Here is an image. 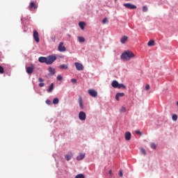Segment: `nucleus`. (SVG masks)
I'll return each mask as SVG.
<instances>
[{"mask_svg":"<svg viewBox=\"0 0 178 178\" xmlns=\"http://www.w3.org/2000/svg\"><path fill=\"white\" fill-rule=\"evenodd\" d=\"M143 12H148V7L147 6L143 7Z\"/></svg>","mask_w":178,"mask_h":178,"instance_id":"bb28decb","label":"nucleus"},{"mask_svg":"<svg viewBox=\"0 0 178 178\" xmlns=\"http://www.w3.org/2000/svg\"><path fill=\"white\" fill-rule=\"evenodd\" d=\"M72 156H73V154L70 153L69 154H66L65 156V158L66 161H70L72 159Z\"/></svg>","mask_w":178,"mask_h":178,"instance_id":"2eb2a0df","label":"nucleus"},{"mask_svg":"<svg viewBox=\"0 0 178 178\" xmlns=\"http://www.w3.org/2000/svg\"><path fill=\"white\" fill-rule=\"evenodd\" d=\"M122 97H124V93H123V92H118L115 95V99L117 101H119V98H120Z\"/></svg>","mask_w":178,"mask_h":178,"instance_id":"f8f14e48","label":"nucleus"},{"mask_svg":"<svg viewBox=\"0 0 178 178\" xmlns=\"http://www.w3.org/2000/svg\"><path fill=\"white\" fill-rule=\"evenodd\" d=\"M79 106H80V108H81V109H83L84 108L83 106V103H79Z\"/></svg>","mask_w":178,"mask_h":178,"instance_id":"79ce46f5","label":"nucleus"},{"mask_svg":"<svg viewBox=\"0 0 178 178\" xmlns=\"http://www.w3.org/2000/svg\"><path fill=\"white\" fill-rule=\"evenodd\" d=\"M34 69H35V67L33 64H31L30 67H26V73L28 74H32L33 72H34Z\"/></svg>","mask_w":178,"mask_h":178,"instance_id":"7ed1b4c3","label":"nucleus"},{"mask_svg":"<svg viewBox=\"0 0 178 178\" xmlns=\"http://www.w3.org/2000/svg\"><path fill=\"white\" fill-rule=\"evenodd\" d=\"M151 148H152V149H156V145H155V143H151Z\"/></svg>","mask_w":178,"mask_h":178,"instance_id":"cd10ccee","label":"nucleus"},{"mask_svg":"<svg viewBox=\"0 0 178 178\" xmlns=\"http://www.w3.org/2000/svg\"><path fill=\"white\" fill-rule=\"evenodd\" d=\"M86 156V154H80V155H79L77 157H76V160L77 161H81L83 159H84Z\"/></svg>","mask_w":178,"mask_h":178,"instance_id":"ddd939ff","label":"nucleus"},{"mask_svg":"<svg viewBox=\"0 0 178 178\" xmlns=\"http://www.w3.org/2000/svg\"><path fill=\"white\" fill-rule=\"evenodd\" d=\"M57 59L56 56L55 55H50L47 57H39L38 61L40 63H46V65H52Z\"/></svg>","mask_w":178,"mask_h":178,"instance_id":"f257e3e1","label":"nucleus"},{"mask_svg":"<svg viewBox=\"0 0 178 178\" xmlns=\"http://www.w3.org/2000/svg\"><path fill=\"white\" fill-rule=\"evenodd\" d=\"M120 112H122V113L126 112V107H122L121 109L120 110Z\"/></svg>","mask_w":178,"mask_h":178,"instance_id":"7c9ffc66","label":"nucleus"},{"mask_svg":"<svg viewBox=\"0 0 178 178\" xmlns=\"http://www.w3.org/2000/svg\"><path fill=\"white\" fill-rule=\"evenodd\" d=\"M128 37L127 36H123L122 38H121V40H120V42L122 43V44H124V42H126V41H127V40H128Z\"/></svg>","mask_w":178,"mask_h":178,"instance_id":"f3484780","label":"nucleus"},{"mask_svg":"<svg viewBox=\"0 0 178 178\" xmlns=\"http://www.w3.org/2000/svg\"><path fill=\"white\" fill-rule=\"evenodd\" d=\"M125 8L127 9H137V6L134 4H131L130 3H126L123 4Z\"/></svg>","mask_w":178,"mask_h":178,"instance_id":"39448f33","label":"nucleus"},{"mask_svg":"<svg viewBox=\"0 0 178 178\" xmlns=\"http://www.w3.org/2000/svg\"><path fill=\"white\" fill-rule=\"evenodd\" d=\"M45 86V83L41 82L39 83V87H44Z\"/></svg>","mask_w":178,"mask_h":178,"instance_id":"72a5a7b5","label":"nucleus"},{"mask_svg":"<svg viewBox=\"0 0 178 178\" xmlns=\"http://www.w3.org/2000/svg\"><path fill=\"white\" fill-rule=\"evenodd\" d=\"M40 83H44V79L42 78H39Z\"/></svg>","mask_w":178,"mask_h":178,"instance_id":"58836bf2","label":"nucleus"},{"mask_svg":"<svg viewBox=\"0 0 178 178\" xmlns=\"http://www.w3.org/2000/svg\"><path fill=\"white\" fill-rule=\"evenodd\" d=\"M119 175L120 176V177H123V172H122V170H120V174Z\"/></svg>","mask_w":178,"mask_h":178,"instance_id":"ea45409f","label":"nucleus"},{"mask_svg":"<svg viewBox=\"0 0 178 178\" xmlns=\"http://www.w3.org/2000/svg\"><path fill=\"white\" fill-rule=\"evenodd\" d=\"M172 119L174 122H176V120H177V115L176 114L172 115Z\"/></svg>","mask_w":178,"mask_h":178,"instance_id":"393cba45","label":"nucleus"},{"mask_svg":"<svg viewBox=\"0 0 178 178\" xmlns=\"http://www.w3.org/2000/svg\"><path fill=\"white\" fill-rule=\"evenodd\" d=\"M79 26L81 30H84V26H86V22H80Z\"/></svg>","mask_w":178,"mask_h":178,"instance_id":"a211bd4d","label":"nucleus"},{"mask_svg":"<svg viewBox=\"0 0 178 178\" xmlns=\"http://www.w3.org/2000/svg\"><path fill=\"white\" fill-rule=\"evenodd\" d=\"M145 90H146L147 91H148V90H149V85H146V86H145Z\"/></svg>","mask_w":178,"mask_h":178,"instance_id":"4c0bfd02","label":"nucleus"},{"mask_svg":"<svg viewBox=\"0 0 178 178\" xmlns=\"http://www.w3.org/2000/svg\"><path fill=\"white\" fill-rule=\"evenodd\" d=\"M59 67H60V69H67V65H65V64H63V65H60V66H59Z\"/></svg>","mask_w":178,"mask_h":178,"instance_id":"b1692460","label":"nucleus"},{"mask_svg":"<svg viewBox=\"0 0 178 178\" xmlns=\"http://www.w3.org/2000/svg\"><path fill=\"white\" fill-rule=\"evenodd\" d=\"M75 67L76 68V70H84V66H83V64L80 63H75Z\"/></svg>","mask_w":178,"mask_h":178,"instance_id":"6e6552de","label":"nucleus"},{"mask_svg":"<svg viewBox=\"0 0 178 178\" xmlns=\"http://www.w3.org/2000/svg\"><path fill=\"white\" fill-rule=\"evenodd\" d=\"M78 40L79 42H84L86 41V39L83 37H78Z\"/></svg>","mask_w":178,"mask_h":178,"instance_id":"4be33fe9","label":"nucleus"},{"mask_svg":"<svg viewBox=\"0 0 178 178\" xmlns=\"http://www.w3.org/2000/svg\"><path fill=\"white\" fill-rule=\"evenodd\" d=\"M136 134L141 135V131H140L139 130H136Z\"/></svg>","mask_w":178,"mask_h":178,"instance_id":"a19ab883","label":"nucleus"},{"mask_svg":"<svg viewBox=\"0 0 178 178\" xmlns=\"http://www.w3.org/2000/svg\"><path fill=\"white\" fill-rule=\"evenodd\" d=\"M71 81H72V83H77V80L74 79H71Z\"/></svg>","mask_w":178,"mask_h":178,"instance_id":"c9c22d12","label":"nucleus"},{"mask_svg":"<svg viewBox=\"0 0 178 178\" xmlns=\"http://www.w3.org/2000/svg\"><path fill=\"white\" fill-rule=\"evenodd\" d=\"M79 104H83V99H81V97L79 99Z\"/></svg>","mask_w":178,"mask_h":178,"instance_id":"e433bc0d","label":"nucleus"},{"mask_svg":"<svg viewBox=\"0 0 178 178\" xmlns=\"http://www.w3.org/2000/svg\"><path fill=\"white\" fill-rule=\"evenodd\" d=\"M46 104H47V105H51V100L47 99V100L46 101Z\"/></svg>","mask_w":178,"mask_h":178,"instance_id":"f704fd0d","label":"nucleus"},{"mask_svg":"<svg viewBox=\"0 0 178 178\" xmlns=\"http://www.w3.org/2000/svg\"><path fill=\"white\" fill-rule=\"evenodd\" d=\"M58 49L60 52H65L66 51V47L63 46V42H60Z\"/></svg>","mask_w":178,"mask_h":178,"instance_id":"0eeeda50","label":"nucleus"},{"mask_svg":"<svg viewBox=\"0 0 178 178\" xmlns=\"http://www.w3.org/2000/svg\"><path fill=\"white\" fill-rule=\"evenodd\" d=\"M131 138V134L130 132H126L125 133V140L127 141H129Z\"/></svg>","mask_w":178,"mask_h":178,"instance_id":"9b49d317","label":"nucleus"},{"mask_svg":"<svg viewBox=\"0 0 178 178\" xmlns=\"http://www.w3.org/2000/svg\"><path fill=\"white\" fill-rule=\"evenodd\" d=\"M108 22V18L105 17L104 19H103L102 20V24H105V23H106Z\"/></svg>","mask_w":178,"mask_h":178,"instance_id":"2f4dec72","label":"nucleus"},{"mask_svg":"<svg viewBox=\"0 0 178 178\" xmlns=\"http://www.w3.org/2000/svg\"><path fill=\"white\" fill-rule=\"evenodd\" d=\"M88 92L89 95H90V97H92L93 98H95V97L98 95V92H97V90H95L90 89Z\"/></svg>","mask_w":178,"mask_h":178,"instance_id":"423d86ee","label":"nucleus"},{"mask_svg":"<svg viewBox=\"0 0 178 178\" xmlns=\"http://www.w3.org/2000/svg\"><path fill=\"white\" fill-rule=\"evenodd\" d=\"M115 1V2H116L118 0H114Z\"/></svg>","mask_w":178,"mask_h":178,"instance_id":"c03bdc74","label":"nucleus"},{"mask_svg":"<svg viewBox=\"0 0 178 178\" xmlns=\"http://www.w3.org/2000/svg\"><path fill=\"white\" fill-rule=\"evenodd\" d=\"M54 90V83H51L50 86L48 88V92H51Z\"/></svg>","mask_w":178,"mask_h":178,"instance_id":"aec40b11","label":"nucleus"},{"mask_svg":"<svg viewBox=\"0 0 178 178\" xmlns=\"http://www.w3.org/2000/svg\"><path fill=\"white\" fill-rule=\"evenodd\" d=\"M140 152L143 155H146L147 154V152H145V149H144V148H140Z\"/></svg>","mask_w":178,"mask_h":178,"instance_id":"a878e982","label":"nucleus"},{"mask_svg":"<svg viewBox=\"0 0 178 178\" xmlns=\"http://www.w3.org/2000/svg\"><path fill=\"white\" fill-rule=\"evenodd\" d=\"M154 44L155 42L154 40H150L147 43L148 47H154Z\"/></svg>","mask_w":178,"mask_h":178,"instance_id":"6ab92c4d","label":"nucleus"},{"mask_svg":"<svg viewBox=\"0 0 178 178\" xmlns=\"http://www.w3.org/2000/svg\"><path fill=\"white\" fill-rule=\"evenodd\" d=\"M53 104H54V105H57V104H59V99H58V98H54V99H53Z\"/></svg>","mask_w":178,"mask_h":178,"instance_id":"412c9836","label":"nucleus"},{"mask_svg":"<svg viewBox=\"0 0 178 178\" xmlns=\"http://www.w3.org/2000/svg\"><path fill=\"white\" fill-rule=\"evenodd\" d=\"M38 8V6L35 5V3L34 1H31L29 4V10H33V9H37Z\"/></svg>","mask_w":178,"mask_h":178,"instance_id":"9d476101","label":"nucleus"},{"mask_svg":"<svg viewBox=\"0 0 178 178\" xmlns=\"http://www.w3.org/2000/svg\"><path fill=\"white\" fill-rule=\"evenodd\" d=\"M0 74H3V67L0 66Z\"/></svg>","mask_w":178,"mask_h":178,"instance_id":"473e14b6","label":"nucleus"},{"mask_svg":"<svg viewBox=\"0 0 178 178\" xmlns=\"http://www.w3.org/2000/svg\"><path fill=\"white\" fill-rule=\"evenodd\" d=\"M111 86L112 87H113V88H118L119 83L118 82V81H113L111 83Z\"/></svg>","mask_w":178,"mask_h":178,"instance_id":"4468645a","label":"nucleus"},{"mask_svg":"<svg viewBox=\"0 0 178 178\" xmlns=\"http://www.w3.org/2000/svg\"><path fill=\"white\" fill-rule=\"evenodd\" d=\"M133 58H136V55L131 51H125L121 55V59L122 60H131Z\"/></svg>","mask_w":178,"mask_h":178,"instance_id":"f03ea898","label":"nucleus"},{"mask_svg":"<svg viewBox=\"0 0 178 178\" xmlns=\"http://www.w3.org/2000/svg\"><path fill=\"white\" fill-rule=\"evenodd\" d=\"M63 77L62 76V75H58L57 76V80L58 81H60V80H63Z\"/></svg>","mask_w":178,"mask_h":178,"instance_id":"c756f323","label":"nucleus"},{"mask_svg":"<svg viewBox=\"0 0 178 178\" xmlns=\"http://www.w3.org/2000/svg\"><path fill=\"white\" fill-rule=\"evenodd\" d=\"M33 35L35 42H40V36L37 30H33Z\"/></svg>","mask_w":178,"mask_h":178,"instance_id":"20e7f679","label":"nucleus"},{"mask_svg":"<svg viewBox=\"0 0 178 178\" xmlns=\"http://www.w3.org/2000/svg\"><path fill=\"white\" fill-rule=\"evenodd\" d=\"M79 118L80 119V120H86V113H84V111H81L79 114Z\"/></svg>","mask_w":178,"mask_h":178,"instance_id":"1a4fd4ad","label":"nucleus"},{"mask_svg":"<svg viewBox=\"0 0 178 178\" xmlns=\"http://www.w3.org/2000/svg\"><path fill=\"white\" fill-rule=\"evenodd\" d=\"M75 178H84V175L83 174H79L75 177Z\"/></svg>","mask_w":178,"mask_h":178,"instance_id":"c85d7f7f","label":"nucleus"},{"mask_svg":"<svg viewBox=\"0 0 178 178\" xmlns=\"http://www.w3.org/2000/svg\"><path fill=\"white\" fill-rule=\"evenodd\" d=\"M108 174L110 175V176H112V170H110L108 171Z\"/></svg>","mask_w":178,"mask_h":178,"instance_id":"37998d69","label":"nucleus"},{"mask_svg":"<svg viewBox=\"0 0 178 178\" xmlns=\"http://www.w3.org/2000/svg\"><path fill=\"white\" fill-rule=\"evenodd\" d=\"M49 73L52 75L55 74V68L52 67H49Z\"/></svg>","mask_w":178,"mask_h":178,"instance_id":"dca6fc26","label":"nucleus"},{"mask_svg":"<svg viewBox=\"0 0 178 178\" xmlns=\"http://www.w3.org/2000/svg\"><path fill=\"white\" fill-rule=\"evenodd\" d=\"M117 88H126V86H124L123 83H118Z\"/></svg>","mask_w":178,"mask_h":178,"instance_id":"5701e85b","label":"nucleus"}]
</instances>
